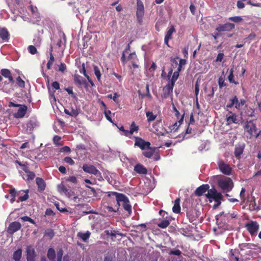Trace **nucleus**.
Returning <instances> with one entry per match:
<instances>
[{"mask_svg":"<svg viewBox=\"0 0 261 261\" xmlns=\"http://www.w3.org/2000/svg\"><path fill=\"white\" fill-rule=\"evenodd\" d=\"M106 210L108 211V212H116L117 211H118V209H119V206H117V207L116 208H113L112 207V206H108L106 207Z\"/></svg>","mask_w":261,"mask_h":261,"instance_id":"nucleus-64","label":"nucleus"},{"mask_svg":"<svg viewBox=\"0 0 261 261\" xmlns=\"http://www.w3.org/2000/svg\"><path fill=\"white\" fill-rule=\"evenodd\" d=\"M63 194H65L69 198H72L74 196V193L70 189H66V191L64 192Z\"/></svg>","mask_w":261,"mask_h":261,"instance_id":"nucleus-55","label":"nucleus"},{"mask_svg":"<svg viewBox=\"0 0 261 261\" xmlns=\"http://www.w3.org/2000/svg\"><path fill=\"white\" fill-rule=\"evenodd\" d=\"M218 186L224 192H230L233 187V183L232 179L227 177L222 176L218 180Z\"/></svg>","mask_w":261,"mask_h":261,"instance_id":"nucleus-3","label":"nucleus"},{"mask_svg":"<svg viewBox=\"0 0 261 261\" xmlns=\"http://www.w3.org/2000/svg\"><path fill=\"white\" fill-rule=\"evenodd\" d=\"M174 85L175 84L168 81V84L163 89L165 93L167 95H169L172 93Z\"/></svg>","mask_w":261,"mask_h":261,"instance_id":"nucleus-24","label":"nucleus"},{"mask_svg":"<svg viewBox=\"0 0 261 261\" xmlns=\"http://www.w3.org/2000/svg\"><path fill=\"white\" fill-rule=\"evenodd\" d=\"M63 256V251L62 249H60L57 251V259L56 261H62V258Z\"/></svg>","mask_w":261,"mask_h":261,"instance_id":"nucleus-59","label":"nucleus"},{"mask_svg":"<svg viewBox=\"0 0 261 261\" xmlns=\"http://www.w3.org/2000/svg\"><path fill=\"white\" fill-rule=\"evenodd\" d=\"M245 189L244 188H242L240 193V197L243 203H244L246 200L245 195Z\"/></svg>","mask_w":261,"mask_h":261,"instance_id":"nucleus-50","label":"nucleus"},{"mask_svg":"<svg viewBox=\"0 0 261 261\" xmlns=\"http://www.w3.org/2000/svg\"><path fill=\"white\" fill-rule=\"evenodd\" d=\"M33 42L35 45L38 46L41 43V38L39 36L35 37L33 39Z\"/></svg>","mask_w":261,"mask_h":261,"instance_id":"nucleus-62","label":"nucleus"},{"mask_svg":"<svg viewBox=\"0 0 261 261\" xmlns=\"http://www.w3.org/2000/svg\"><path fill=\"white\" fill-rule=\"evenodd\" d=\"M245 128L250 135V138L252 137L257 138L259 134L256 129L255 125L251 121L248 122L245 125Z\"/></svg>","mask_w":261,"mask_h":261,"instance_id":"nucleus-7","label":"nucleus"},{"mask_svg":"<svg viewBox=\"0 0 261 261\" xmlns=\"http://www.w3.org/2000/svg\"><path fill=\"white\" fill-rule=\"evenodd\" d=\"M16 163L22 167L23 171L20 172V174L23 179L30 181L34 178L35 174L33 172L30 171L25 165H22L20 162L17 161Z\"/></svg>","mask_w":261,"mask_h":261,"instance_id":"nucleus-5","label":"nucleus"},{"mask_svg":"<svg viewBox=\"0 0 261 261\" xmlns=\"http://www.w3.org/2000/svg\"><path fill=\"white\" fill-rule=\"evenodd\" d=\"M146 116L148 122L154 121L157 117L156 115L154 114L153 112L151 111H146Z\"/></svg>","mask_w":261,"mask_h":261,"instance_id":"nucleus-31","label":"nucleus"},{"mask_svg":"<svg viewBox=\"0 0 261 261\" xmlns=\"http://www.w3.org/2000/svg\"><path fill=\"white\" fill-rule=\"evenodd\" d=\"M209 188L210 186L207 184L202 185V186L199 187L196 189L195 191V194L197 196H200L202 195L206 191L208 192V191L210 190L208 189Z\"/></svg>","mask_w":261,"mask_h":261,"instance_id":"nucleus-14","label":"nucleus"},{"mask_svg":"<svg viewBox=\"0 0 261 261\" xmlns=\"http://www.w3.org/2000/svg\"><path fill=\"white\" fill-rule=\"evenodd\" d=\"M64 112L65 114L69 115L71 116H76L78 115V112L76 110L72 109L71 111H69L67 109H65Z\"/></svg>","mask_w":261,"mask_h":261,"instance_id":"nucleus-41","label":"nucleus"},{"mask_svg":"<svg viewBox=\"0 0 261 261\" xmlns=\"http://www.w3.org/2000/svg\"><path fill=\"white\" fill-rule=\"evenodd\" d=\"M228 20L238 23L241 22L242 20V18L241 16H233L229 17Z\"/></svg>","mask_w":261,"mask_h":261,"instance_id":"nucleus-49","label":"nucleus"},{"mask_svg":"<svg viewBox=\"0 0 261 261\" xmlns=\"http://www.w3.org/2000/svg\"><path fill=\"white\" fill-rule=\"evenodd\" d=\"M104 113L107 119L109 120L110 122L113 123V121L111 117V115L112 114L110 110H105Z\"/></svg>","mask_w":261,"mask_h":261,"instance_id":"nucleus-48","label":"nucleus"},{"mask_svg":"<svg viewBox=\"0 0 261 261\" xmlns=\"http://www.w3.org/2000/svg\"><path fill=\"white\" fill-rule=\"evenodd\" d=\"M244 147L245 145L244 144H240L236 145L234 153L237 158H240V155L243 153Z\"/></svg>","mask_w":261,"mask_h":261,"instance_id":"nucleus-17","label":"nucleus"},{"mask_svg":"<svg viewBox=\"0 0 261 261\" xmlns=\"http://www.w3.org/2000/svg\"><path fill=\"white\" fill-rule=\"evenodd\" d=\"M245 227L251 236L256 235L259 229V224L256 221H250Z\"/></svg>","mask_w":261,"mask_h":261,"instance_id":"nucleus-6","label":"nucleus"},{"mask_svg":"<svg viewBox=\"0 0 261 261\" xmlns=\"http://www.w3.org/2000/svg\"><path fill=\"white\" fill-rule=\"evenodd\" d=\"M21 228V224L18 222H14L11 223L8 228V231L10 233H13L18 231Z\"/></svg>","mask_w":261,"mask_h":261,"instance_id":"nucleus-15","label":"nucleus"},{"mask_svg":"<svg viewBox=\"0 0 261 261\" xmlns=\"http://www.w3.org/2000/svg\"><path fill=\"white\" fill-rule=\"evenodd\" d=\"M45 235L48 237L50 239H51L54 237L55 233L52 229H49L45 231Z\"/></svg>","mask_w":261,"mask_h":261,"instance_id":"nucleus-51","label":"nucleus"},{"mask_svg":"<svg viewBox=\"0 0 261 261\" xmlns=\"http://www.w3.org/2000/svg\"><path fill=\"white\" fill-rule=\"evenodd\" d=\"M139 129V127L137 126L134 122H133L130 126V129L129 130V133H130V134H133L134 133L138 132Z\"/></svg>","mask_w":261,"mask_h":261,"instance_id":"nucleus-40","label":"nucleus"},{"mask_svg":"<svg viewBox=\"0 0 261 261\" xmlns=\"http://www.w3.org/2000/svg\"><path fill=\"white\" fill-rule=\"evenodd\" d=\"M19 109L17 112L14 114V116L16 118H20L24 117L27 111V107L25 105H20Z\"/></svg>","mask_w":261,"mask_h":261,"instance_id":"nucleus-13","label":"nucleus"},{"mask_svg":"<svg viewBox=\"0 0 261 261\" xmlns=\"http://www.w3.org/2000/svg\"><path fill=\"white\" fill-rule=\"evenodd\" d=\"M74 81L76 84L81 86L85 84V80L79 74H75L74 76Z\"/></svg>","mask_w":261,"mask_h":261,"instance_id":"nucleus-29","label":"nucleus"},{"mask_svg":"<svg viewBox=\"0 0 261 261\" xmlns=\"http://www.w3.org/2000/svg\"><path fill=\"white\" fill-rule=\"evenodd\" d=\"M65 163L68 164L70 165H73L75 164L74 161L69 156L65 157L64 159Z\"/></svg>","mask_w":261,"mask_h":261,"instance_id":"nucleus-53","label":"nucleus"},{"mask_svg":"<svg viewBox=\"0 0 261 261\" xmlns=\"http://www.w3.org/2000/svg\"><path fill=\"white\" fill-rule=\"evenodd\" d=\"M231 103L227 105L226 107L227 108H231L232 106H234L236 107V102H237V96H235L233 98L230 99Z\"/></svg>","mask_w":261,"mask_h":261,"instance_id":"nucleus-54","label":"nucleus"},{"mask_svg":"<svg viewBox=\"0 0 261 261\" xmlns=\"http://www.w3.org/2000/svg\"><path fill=\"white\" fill-rule=\"evenodd\" d=\"M155 151V148L151 147L150 146L143 151V154L147 158H150Z\"/></svg>","mask_w":261,"mask_h":261,"instance_id":"nucleus-23","label":"nucleus"},{"mask_svg":"<svg viewBox=\"0 0 261 261\" xmlns=\"http://www.w3.org/2000/svg\"><path fill=\"white\" fill-rule=\"evenodd\" d=\"M129 49H130V45H129V44H128L127 46H126V49L123 51V53H122V57H121V61L123 63H124L125 62V54L126 53H127V50H129Z\"/></svg>","mask_w":261,"mask_h":261,"instance_id":"nucleus-47","label":"nucleus"},{"mask_svg":"<svg viewBox=\"0 0 261 261\" xmlns=\"http://www.w3.org/2000/svg\"><path fill=\"white\" fill-rule=\"evenodd\" d=\"M144 14V7L143 3L140 0L137 1V12L136 15L137 19L139 23L142 21V18Z\"/></svg>","mask_w":261,"mask_h":261,"instance_id":"nucleus-8","label":"nucleus"},{"mask_svg":"<svg viewBox=\"0 0 261 261\" xmlns=\"http://www.w3.org/2000/svg\"><path fill=\"white\" fill-rule=\"evenodd\" d=\"M27 261H35L36 256L34 248L32 246H28L26 248Z\"/></svg>","mask_w":261,"mask_h":261,"instance_id":"nucleus-11","label":"nucleus"},{"mask_svg":"<svg viewBox=\"0 0 261 261\" xmlns=\"http://www.w3.org/2000/svg\"><path fill=\"white\" fill-rule=\"evenodd\" d=\"M205 195L210 202H212L213 200L217 202V204L214 205V208H216L221 204L223 196L221 193L218 192L215 188L208 190V193Z\"/></svg>","mask_w":261,"mask_h":261,"instance_id":"nucleus-2","label":"nucleus"},{"mask_svg":"<svg viewBox=\"0 0 261 261\" xmlns=\"http://www.w3.org/2000/svg\"><path fill=\"white\" fill-rule=\"evenodd\" d=\"M47 256L50 261H55L56 252L55 250L50 248L48 250Z\"/></svg>","mask_w":261,"mask_h":261,"instance_id":"nucleus-30","label":"nucleus"},{"mask_svg":"<svg viewBox=\"0 0 261 261\" xmlns=\"http://www.w3.org/2000/svg\"><path fill=\"white\" fill-rule=\"evenodd\" d=\"M178 76H179V73H178V72L175 71L173 73L171 79L169 80V82L175 84V83L176 81V80H177Z\"/></svg>","mask_w":261,"mask_h":261,"instance_id":"nucleus-46","label":"nucleus"},{"mask_svg":"<svg viewBox=\"0 0 261 261\" xmlns=\"http://www.w3.org/2000/svg\"><path fill=\"white\" fill-rule=\"evenodd\" d=\"M175 32V29L174 27V26H171V28L167 31L166 34V35H165V37L166 38H169V39H171L172 38V34H173V33Z\"/></svg>","mask_w":261,"mask_h":261,"instance_id":"nucleus-38","label":"nucleus"},{"mask_svg":"<svg viewBox=\"0 0 261 261\" xmlns=\"http://www.w3.org/2000/svg\"><path fill=\"white\" fill-rule=\"evenodd\" d=\"M138 61V59L136 54L135 53H133L130 54L127 58H125V62L123 63L125 64L127 61H130L131 63H132L133 61Z\"/></svg>","mask_w":261,"mask_h":261,"instance_id":"nucleus-33","label":"nucleus"},{"mask_svg":"<svg viewBox=\"0 0 261 261\" xmlns=\"http://www.w3.org/2000/svg\"><path fill=\"white\" fill-rule=\"evenodd\" d=\"M234 28V25L231 23H226L219 25L216 29L218 32L229 31Z\"/></svg>","mask_w":261,"mask_h":261,"instance_id":"nucleus-12","label":"nucleus"},{"mask_svg":"<svg viewBox=\"0 0 261 261\" xmlns=\"http://www.w3.org/2000/svg\"><path fill=\"white\" fill-rule=\"evenodd\" d=\"M218 169L221 173L226 175H230L232 173V168L228 164L222 160L219 159L217 161Z\"/></svg>","mask_w":261,"mask_h":261,"instance_id":"nucleus-4","label":"nucleus"},{"mask_svg":"<svg viewBox=\"0 0 261 261\" xmlns=\"http://www.w3.org/2000/svg\"><path fill=\"white\" fill-rule=\"evenodd\" d=\"M29 190H27L25 191L21 190L18 192V194L20 195L19 197V201H24L27 200L29 198Z\"/></svg>","mask_w":261,"mask_h":261,"instance_id":"nucleus-22","label":"nucleus"},{"mask_svg":"<svg viewBox=\"0 0 261 261\" xmlns=\"http://www.w3.org/2000/svg\"><path fill=\"white\" fill-rule=\"evenodd\" d=\"M10 194L12 197V198L10 200L11 203H13L15 201V197L17 195H19L18 194V192H17V191L14 189H12L10 190Z\"/></svg>","mask_w":261,"mask_h":261,"instance_id":"nucleus-43","label":"nucleus"},{"mask_svg":"<svg viewBox=\"0 0 261 261\" xmlns=\"http://www.w3.org/2000/svg\"><path fill=\"white\" fill-rule=\"evenodd\" d=\"M233 69H231L230 70H229V74L228 76V80L229 81V82L231 83H234L236 85H237L238 84V82H236L234 80H233Z\"/></svg>","mask_w":261,"mask_h":261,"instance_id":"nucleus-42","label":"nucleus"},{"mask_svg":"<svg viewBox=\"0 0 261 261\" xmlns=\"http://www.w3.org/2000/svg\"><path fill=\"white\" fill-rule=\"evenodd\" d=\"M218 85L219 88L220 89L222 88L223 87L226 86V84L225 83V76L221 75L219 77L218 79Z\"/></svg>","mask_w":261,"mask_h":261,"instance_id":"nucleus-37","label":"nucleus"},{"mask_svg":"<svg viewBox=\"0 0 261 261\" xmlns=\"http://www.w3.org/2000/svg\"><path fill=\"white\" fill-rule=\"evenodd\" d=\"M67 188L63 185L60 184L58 186V191L62 194H63Z\"/></svg>","mask_w":261,"mask_h":261,"instance_id":"nucleus-57","label":"nucleus"},{"mask_svg":"<svg viewBox=\"0 0 261 261\" xmlns=\"http://www.w3.org/2000/svg\"><path fill=\"white\" fill-rule=\"evenodd\" d=\"M66 91L68 92V93L69 94H70L73 98H76V95L73 92L72 88H71V87L67 88L66 89Z\"/></svg>","mask_w":261,"mask_h":261,"instance_id":"nucleus-63","label":"nucleus"},{"mask_svg":"<svg viewBox=\"0 0 261 261\" xmlns=\"http://www.w3.org/2000/svg\"><path fill=\"white\" fill-rule=\"evenodd\" d=\"M90 232L87 231L86 232H78L77 236L81 239L84 242H86L90 238Z\"/></svg>","mask_w":261,"mask_h":261,"instance_id":"nucleus-25","label":"nucleus"},{"mask_svg":"<svg viewBox=\"0 0 261 261\" xmlns=\"http://www.w3.org/2000/svg\"><path fill=\"white\" fill-rule=\"evenodd\" d=\"M170 224V222L168 220H163L158 224V226L162 228H166Z\"/></svg>","mask_w":261,"mask_h":261,"instance_id":"nucleus-36","label":"nucleus"},{"mask_svg":"<svg viewBox=\"0 0 261 261\" xmlns=\"http://www.w3.org/2000/svg\"><path fill=\"white\" fill-rule=\"evenodd\" d=\"M29 10L31 12L32 17L36 19V21H38L40 20V17L38 16V13L37 12V8L36 7H33L32 5L29 6Z\"/></svg>","mask_w":261,"mask_h":261,"instance_id":"nucleus-21","label":"nucleus"},{"mask_svg":"<svg viewBox=\"0 0 261 261\" xmlns=\"http://www.w3.org/2000/svg\"><path fill=\"white\" fill-rule=\"evenodd\" d=\"M54 57L51 53V52L50 53V58H49V61H48L47 63V69H50L51 68V67L54 62Z\"/></svg>","mask_w":261,"mask_h":261,"instance_id":"nucleus-44","label":"nucleus"},{"mask_svg":"<svg viewBox=\"0 0 261 261\" xmlns=\"http://www.w3.org/2000/svg\"><path fill=\"white\" fill-rule=\"evenodd\" d=\"M255 246V245L254 244L251 243H243L239 245V248L241 251L247 250V253L248 254H251V250Z\"/></svg>","mask_w":261,"mask_h":261,"instance_id":"nucleus-16","label":"nucleus"},{"mask_svg":"<svg viewBox=\"0 0 261 261\" xmlns=\"http://www.w3.org/2000/svg\"><path fill=\"white\" fill-rule=\"evenodd\" d=\"M246 100L243 99H241L240 100H238L237 97V102H236V108L238 110H240L242 107L245 104Z\"/></svg>","mask_w":261,"mask_h":261,"instance_id":"nucleus-35","label":"nucleus"},{"mask_svg":"<svg viewBox=\"0 0 261 261\" xmlns=\"http://www.w3.org/2000/svg\"><path fill=\"white\" fill-rule=\"evenodd\" d=\"M109 196L112 197H115L118 206L122 205L124 209L130 214L132 213V206L129 203L128 198L123 194L117 192H111Z\"/></svg>","mask_w":261,"mask_h":261,"instance_id":"nucleus-1","label":"nucleus"},{"mask_svg":"<svg viewBox=\"0 0 261 261\" xmlns=\"http://www.w3.org/2000/svg\"><path fill=\"white\" fill-rule=\"evenodd\" d=\"M135 145L137 146L143 151L150 146V143L148 141H145L141 138L136 137Z\"/></svg>","mask_w":261,"mask_h":261,"instance_id":"nucleus-9","label":"nucleus"},{"mask_svg":"<svg viewBox=\"0 0 261 261\" xmlns=\"http://www.w3.org/2000/svg\"><path fill=\"white\" fill-rule=\"evenodd\" d=\"M134 170L139 174H146L147 172V169L140 164H137L134 167Z\"/></svg>","mask_w":261,"mask_h":261,"instance_id":"nucleus-20","label":"nucleus"},{"mask_svg":"<svg viewBox=\"0 0 261 261\" xmlns=\"http://www.w3.org/2000/svg\"><path fill=\"white\" fill-rule=\"evenodd\" d=\"M1 74L5 78L8 79L10 82H14L10 71L7 69H2L1 70Z\"/></svg>","mask_w":261,"mask_h":261,"instance_id":"nucleus-18","label":"nucleus"},{"mask_svg":"<svg viewBox=\"0 0 261 261\" xmlns=\"http://www.w3.org/2000/svg\"><path fill=\"white\" fill-rule=\"evenodd\" d=\"M28 49L30 54L32 55H34L37 53V49L33 45H30L29 46Z\"/></svg>","mask_w":261,"mask_h":261,"instance_id":"nucleus-56","label":"nucleus"},{"mask_svg":"<svg viewBox=\"0 0 261 261\" xmlns=\"http://www.w3.org/2000/svg\"><path fill=\"white\" fill-rule=\"evenodd\" d=\"M172 211L176 214L179 213L180 211V206L179 204L174 203V206L172 207Z\"/></svg>","mask_w":261,"mask_h":261,"instance_id":"nucleus-52","label":"nucleus"},{"mask_svg":"<svg viewBox=\"0 0 261 261\" xmlns=\"http://www.w3.org/2000/svg\"><path fill=\"white\" fill-rule=\"evenodd\" d=\"M227 124L229 125L232 123H237V116L235 114H232L230 116H226Z\"/></svg>","mask_w":261,"mask_h":261,"instance_id":"nucleus-28","label":"nucleus"},{"mask_svg":"<svg viewBox=\"0 0 261 261\" xmlns=\"http://www.w3.org/2000/svg\"><path fill=\"white\" fill-rule=\"evenodd\" d=\"M36 182L38 187L39 191H43L45 188V184L44 180L39 177L36 178Z\"/></svg>","mask_w":261,"mask_h":261,"instance_id":"nucleus-27","label":"nucleus"},{"mask_svg":"<svg viewBox=\"0 0 261 261\" xmlns=\"http://www.w3.org/2000/svg\"><path fill=\"white\" fill-rule=\"evenodd\" d=\"M66 180L73 184H76L77 181L76 177L74 176L69 177Z\"/></svg>","mask_w":261,"mask_h":261,"instance_id":"nucleus-61","label":"nucleus"},{"mask_svg":"<svg viewBox=\"0 0 261 261\" xmlns=\"http://www.w3.org/2000/svg\"><path fill=\"white\" fill-rule=\"evenodd\" d=\"M184 119V115L182 116L181 119L178 121L174 123L171 126V130L175 132L178 129L179 125L182 123Z\"/></svg>","mask_w":261,"mask_h":261,"instance_id":"nucleus-34","label":"nucleus"},{"mask_svg":"<svg viewBox=\"0 0 261 261\" xmlns=\"http://www.w3.org/2000/svg\"><path fill=\"white\" fill-rule=\"evenodd\" d=\"M83 170L88 173L92 174L95 175H100V172L92 165L84 164L83 166Z\"/></svg>","mask_w":261,"mask_h":261,"instance_id":"nucleus-10","label":"nucleus"},{"mask_svg":"<svg viewBox=\"0 0 261 261\" xmlns=\"http://www.w3.org/2000/svg\"><path fill=\"white\" fill-rule=\"evenodd\" d=\"M230 213H225L224 212H222L220 213L219 214L217 215L216 216V219L218 220L220 219L221 217H224L226 219H228L229 218Z\"/></svg>","mask_w":261,"mask_h":261,"instance_id":"nucleus-45","label":"nucleus"},{"mask_svg":"<svg viewBox=\"0 0 261 261\" xmlns=\"http://www.w3.org/2000/svg\"><path fill=\"white\" fill-rule=\"evenodd\" d=\"M22 256V250L18 249L15 251L13 254V258L15 261H19Z\"/></svg>","mask_w":261,"mask_h":261,"instance_id":"nucleus-32","label":"nucleus"},{"mask_svg":"<svg viewBox=\"0 0 261 261\" xmlns=\"http://www.w3.org/2000/svg\"><path fill=\"white\" fill-rule=\"evenodd\" d=\"M37 125V122L35 120H30L24 125V128L26 129V131L28 133H30L33 130Z\"/></svg>","mask_w":261,"mask_h":261,"instance_id":"nucleus-19","label":"nucleus"},{"mask_svg":"<svg viewBox=\"0 0 261 261\" xmlns=\"http://www.w3.org/2000/svg\"><path fill=\"white\" fill-rule=\"evenodd\" d=\"M9 37V33L7 29L5 28H0V38L3 40L8 41Z\"/></svg>","mask_w":261,"mask_h":261,"instance_id":"nucleus-26","label":"nucleus"},{"mask_svg":"<svg viewBox=\"0 0 261 261\" xmlns=\"http://www.w3.org/2000/svg\"><path fill=\"white\" fill-rule=\"evenodd\" d=\"M80 71L81 73L83 74L85 76H86L87 78V79L89 81V76L86 73V69H85V65L84 63H83V64H82V68L80 70Z\"/></svg>","mask_w":261,"mask_h":261,"instance_id":"nucleus-58","label":"nucleus"},{"mask_svg":"<svg viewBox=\"0 0 261 261\" xmlns=\"http://www.w3.org/2000/svg\"><path fill=\"white\" fill-rule=\"evenodd\" d=\"M17 82L19 87L22 88L24 87V82L20 78V76H18L17 79Z\"/></svg>","mask_w":261,"mask_h":261,"instance_id":"nucleus-60","label":"nucleus"},{"mask_svg":"<svg viewBox=\"0 0 261 261\" xmlns=\"http://www.w3.org/2000/svg\"><path fill=\"white\" fill-rule=\"evenodd\" d=\"M93 70L96 78L97 79L98 81H99L101 77V73L99 68L97 66L94 65Z\"/></svg>","mask_w":261,"mask_h":261,"instance_id":"nucleus-39","label":"nucleus"}]
</instances>
